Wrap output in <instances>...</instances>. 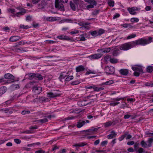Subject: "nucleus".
Segmentation results:
<instances>
[{
	"instance_id": "obj_1",
	"label": "nucleus",
	"mask_w": 153,
	"mask_h": 153,
	"mask_svg": "<svg viewBox=\"0 0 153 153\" xmlns=\"http://www.w3.org/2000/svg\"><path fill=\"white\" fill-rule=\"evenodd\" d=\"M152 39L151 37H149L148 39L142 38L135 41L128 42L121 45L120 46V49L122 50L127 51L135 45H145L150 43L152 42Z\"/></svg>"
},
{
	"instance_id": "obj_2",
	"label": "nucleus",
	"mask_w": 153,
	"mask_h": 153,
	"mask_svg": "<svg viewBox=\"0 0 153 153\" xmlns=\"http://www.w3.org/2000/svg\"><path fill=\"white\" fill-rule=\"evenodd\" d=\"M68 0H55V7L59 10L63 11L64 10L63 3H67Z\"/></svg>"
},
{
	"instance_id": "obj_3",
	"label": "nucleus",
	"mask_w": 153,
	"mask_h": 153,
	"mask_svg": "<svg viewBox=\"0 0 153 153\" xmlns=\"http://www.w3.org/2000/svg\"><path fill=\"white\" fill-rule=\"evenodd\" d=\"M4 77L5 79H8L7 81L8 83L13 82L14 81V76L10 74H5L4 75Z\"/></svg>"
},
{
	"instance_id": "obj_4",
	"label": "nucleus",
	"mask_w": 153,
	"mask_h": 153,
	"mask_svg": "<svg viewBox=\"0 0 153 153\" xmlns=\"http://www.w3.org/2000/svg\"><path fill=\"white\" fill-rule=\"evenodd\" d=\"M42 91V88L39 86H34L33 88V92L36 94H39Z\"/></svg>"
},
{
	"instance_id": "obj_5",
	"label": "nucleus",
	"mask_w": 153,
	"mask_h": 153,
	"mask_svg": "<svg viewBox=\"0 0 153 153\" xmlns=\"http://www.w3.org/2000/svg\"><path fill=\"white\" fill-rule=\"evenodd\" d=\"M128 10L130 14L133 15H135L137 13L135 11L137 10L138 9L136 7H133L131 8H129Z\"/></svg>"
},
{
	"instance_id": "obj_6",
	"label": "nucleus",
	"mask_w": 153,
	"mask_h": 153,
	"mask_svg": "<svg viewBox=\"0 0 153 153\" xmlns=\"http://www.w3.org/2000/svg\"><path fill=\"white\" fill-rule=\"evenodd\" d=\"M89 121L88 120H86L85 121L80 120L77 123V126L78 128L81 127L83 126L86 123H89Z\"/></svg>"
},
{
	"instance_id": "obj_7",
	"label": "nucleus",
	"mask_w": 153,
	"mask_h": 153,
	"mask_svg": "<svg viewBox=\"0 0 153 153\" xmlns=\"http://www.w3.org/2000/svg\"><path fill=\"white\" fill-rule=\"evenodd\" d=\"M105 70L108 73L110 74H113L114 71V69L112 67L107 66L105 68Z\"/></svg>"
},
{
	"instance_id": "obj_8",
	"label": "nucleus",
	"mask_w": 153,
	"mask_h": 153,
	"mask_svg": "<svg viewBox=\"0 0 153 153\" xmlns=\"http://www.w3.org/2000/svg\"><path fill=\"white\" fill-rule=\"evenodd\" d=\"M57 38L63 40H71V38L68 36H64L63 35H60L57 36Z\"/></svg>"
},
{
	"instance_id": "obj_9",
	"label": "nucleus",
	"mask_w": 153,
	"mask_h": 153,
	"mask_svg": "<svg viewBox=\"0 0 153 153\" xmlns=\"http://www.w3.org/2000/svg\"><path fill=\"white\" fill-rule=\"evenodd\" d=\"M132 69L134 71H138L140 73L143 72V69L141 66H135L132 67Z\"/></svg>"
},
{
	"instance_id": "obj_10",
	"label": "nucleus",
	"mask_w": 153,
	"mask_h": 153,
	"mask_svg": "<svg viewBox=\"0 0 153 153\" xmlns=\"http://www.w3.org/2000/svg\"><path fill=\"white\" fill-rule=\"evenodd\" d=\"M21 38L19 36H11L10 38L9 39V41L10 42H14L19 40L20 39H21Z\"/></svg>"
},
{
	"instance_id": "obj_11",
	"label": "nucleus",
	"mask_w": 153,
	"mask_h": 153,
	"mask_svg": "<svg viewBox=\"0 0 153 153\" xmlns=\"http://www.w3.org/2000/svg\"><path fill=\"white\" fill-rule=\"evenodd\" d=\"M76 72H79L84 71L85 68L83 65H80L76 67Z\"/></svg>"
},
{
	"instance_id": "obj_12",
	"label": "nucleus",
	"mask_w": 153,
	"mask_h": 153,
	"mask_svg": "<svg viewBox=\"0 0 153 153\" xmlns=\"http://www.w3.org/2000/svg\"><path fill=\"white\" fill-rule=\"evenodd\" d=\"M120 73L122 75L126 76L128 73V71L126 69H121L119 71Z\"/></svg>"
},
{
	"instance_id": "obj_13",
	"label": "nucleus",
	"mask_w": 153,
	"mask_h": 153,
	"mask_svg": "<svg viewBox=\"0 0 153 153\" xmlns=\"http://www.w3.org/2000/svg\"><path fill=\"white\" fill-rule=\"evenodd\" d=\"M141 145L143 147L147 148L150 147V145L148 144L147 141L145 142L144 140H142L141 142Z\"/></svg>"
},
{
	"instance_id": "obj_14",
	"label": "nucleus",
	"mask_w": 153,
	"mask_h": 153,
	"mask_svg": "<svg viewBox=\"0 0 153 153\" xmlns=\"http://www.w3.org/2000/svg\"><path fill=\"white\" fill-rule=\"evenodd\" d=\"M102 55L100 53H97L91 55L90 56L93 59H97L100 58L102 56Z\"/></svg>"
},
{
	"instance_id": "obj_15",
	"label": "nucleus",
	"mask_w": 153,
	"mask_h": 153,
	"mask_svg": "<svg viewBox=\"0 0 153 153\" xmlns=\"http://www.w3.org/2000/svg\"><path fill=\"white\" fill-rule=\"evenodd\" d=\"M67 76H68V75L66 74V72H62L60 74L59 79L61 81L62 79L65 78Z\"/></svg>"
},
{
	"instance_id": "obj_16",
	"label": "nucleus",
	"mask_w": 153,
	"mask_h": 153,
	"mask_svg": "<svg viewBox=\"0 0 153 153\" xmlns=\"http://www.w3.org/2000/svg\"><path fill=\"white\" fill-rule=\"evenodd\" d=\"M7 91V88L4 86L0 88V96L4 93Z\"/></svg>"
},
{
	"instance_id": "obj_17",
	"label": "nucleus",
	"mask_w": 153,
	"mask_h": 153,
	"mask_svg": "<svg viewBox=\"0 0 153 153\" xmlns=\"http://www.w3.org/2000/svg\"><path fill=\"white\" fill-rule=\"evenodd\" d=\"M99 128H91L83 131L84 132H89L88 134H93V132L97 130Z\"/></svg>"
},
{
	"instance_id": "obj_18",
	"label": "nucleus",
	"mask_w": 153,
	"mask_h": 153,
	"mask_svg": "<svg viewBox=\"0 0 153 153\" xmlns=\"http://www.w3.org/2000/svg\"><path fill=\"white\" fill-rule=\"evenodd\" d=\"M116 135L117 134L114 131H112L111 134L107 136L108 138V139H111L115 137Z\"/></svg>"
},
{
	"instance_id": "obj_19",
	"label": "nucleus",
	"mask_w": 153,
	"mask_h": 153,
	"mask_svg": "<svg viewBox=\"0 0 153 153\" xmlns=\"http://www.w3.org/2000/svg\"><path fill=\"white\" fill-rule=\"evenodd\" d=\"M90 24L89 22H80L78 23V25L82 27L84 26H87Z\"/></svg>"
},
{
	"instance_id": "obj_20",
	"label": "nucleus",
	"mask_w": 153,
	"mask_h": 153,
	"mask_svg": "<svg viewBox=\"0 0 153 153\" xmlns=\"http://www.w3.org/2000/svg\"><path fill=\"white\" fill-rule=\"evenodd\" d=\"M47 20L50 21H54L57 20L56 18L55 17H48Z\"/></svg>"
},
{
	"instance_id": "obj_21",
	"label": "nucleus",
	"mask_w": 153,
	"mask_h": 153,
	"mask_svg": "<svg viewBox=\"0 0 153 153\" xmlns=\"http://www.w3.org/2000/svg\"><path fill=\"white\" fill-rule=\"evenodd\" d=\"M70 4L71 8L73 10L75 11L76 9V6L75 4L71 1H70Z\"/></svg>"
},
{
	"instance_id": "obj_22",
	"label": "nucleus",
	"mask_w": 153,
	"mask_h": 153,
	"mask_svg": "<svg viewBox=\"0 0 153 153\" xmlns=\"http://www.w3.org/2000/svg\"><path fill=\"white\" fill-rule=\"evenodd\" d=\"M94 91H100L104 89V88L102 87H96L94 85Z\"/></svg>"
},
{
	"instance_id": "obj_23",
	"label": "nucleus",
	"mask_w": 153,
	"mask_h": 153,
	"mask_svg": "<svg viewBox=\"0 0 153 153\" xmlns=\"http://www.w3.org/2000/svg\"><path fill=\"white\" fill-rule=\"evenodd\" d=\"M85 1L89 4L94 3V4L96 6L97 4L96 2L94 0H85Z\"/></svg>"
},
{
	"instance_id": "obj_24",
	"label": "nucleus",
	"mask_w": 153,
	"mask_h": 153,
	"mask_svg": "<svg viewBox=\"0 0 153 153\" xmlns=\"http://www.w3.org/2000/svg\"><path fill=\"white\" fill-rule=\"evenodd\" d=\"M26 12L25 10L23 9L21 12L17 13L16 14V16L19 17L21 15H23L24 13H25Z\"/></svg>"
},
{
	"instance_id": "obj_25",
	"label": "nucleus",
	"mask_w": 153,
	"mask_h": 153,
	"mask_svg": "<svg viewBox=\"0 0 153 153\" xmlns=\"http://www.w3.org/2000/svg\"><path fill=\"white\" fill-rule=\"evenodd\" d=\"M153 70V66H149L146 68L147 72L150 73L152 72Z\"/></svg>"
},
{
	"instance_id": "obj_26",
	"label": "nucleus",
	"mask_w": 153,
	"mask_h": 153,
	"mask_svg": "<svg viewBox=\"0 0 153 153\" xmlns=\"http://www.w3.org/2000/svg\"><path fill=\"white\" fill-rule=\"evenodd\" d=\"M47 94L48 97L50 98H53L56 97L55 96H54V94H53V91L48 93Z\"/></svg>"
},
{
	"instance_id": "obj_27",
	"label": "nucleus",
	"mask_w": 153,
	"mask_h": 153,
	"mask_svg": "<svg viewBox=\"0 0 153 153\" xmlns=\"http://www.w3.org/2000/svg\"><path fill=\"white\" fill-rule=\"evenodd\" d=\"M38 122H40L42 124L48 122V120L47 118H44L42 119H40L38 120Z\"/></svg>"
},
{
	"instance_id": "obj_28",
	"label": "nucleus",
	"mask_w": 153,
	"mask_h": 153,
	"mask_svg": "<svg viewBox=\"0 0 153 153\" xmlns=\"http://www.w3.org/2000/svg\"><path fill=\"white\" fill-rule=\"evenodd\" d=\"M53 92L54 94V95L56 97L59 96L61 94L59 92L58 90L53 91Z\"/></svg>"
},
{
	"instance_id": "obj_29",
	"label": "nucleus",
	"mask_w": 153,
	"mask_h": 153,
	"mask_svg": "<svg viewBox=\"0 0 153 153\" xmlns=\"http://www.w3.org/2000/svg\"><path fill=\"white\" fill-rule=\"evenodd\" d=\"M114 83V81L113 80H110L108 81H107L105 82L104 83H102L101 84L102 85H111V84H113Z\"/></svg>"
},
{
	"instance_id": "obj_30",
	"label": "nucleus",
	"mask_w": 153,
	"mask_h": 153,
	"mask_svg": "<svg viewBox=\"0 0 153 153\" xmlns=\"http://www.w3.org/2000/svg\"><path fill=\"white\" fill-rule=\"evenodd\" d=\"M139 21V19L137 18H132L130 19V21L132 23L137 22Z\"/></svg>"
},
{
	"instance_id": "obj_31",
	"label": "nucleus",
	"mask_w": 153,
	"mask_h": 153,
	"mask_svg": "<svg viewBox=\"0 0 153 153\" xmlns=\"http://www.w3.org/2000/svg\"><path fill=\"white\" fill-rule=\"evenodd\" d=\"M35 77L37 78L39 80H41L43 79V77L41 75L39 74H35Z\"/></svg>"
},
{
	"instance_id": "obj_32",
	"label": "nucleus",
	"mask_w": 153,
	"mask_h": 153,
	"mask_svg": "<svg viewBox=\"0 0 153 153\" xmlns=\"http://www.w3.org/2000/svg\"><path fill=\"white\" fill-rule=\"evenodd\" d=\"M36 82L34 81L30 82L29 83L27 84L26 85V87L27 88H30L31 87V86L34 84Z\"/></svg>"
},
{
	"instance_id": "obj_33",
	"label": "nucleus",
	"mask_w": 153,
	"mask_h": 153,
	"mask_svg": "<svg viewBox=\"0 0 153 153\" xmlns=\"http://www.w3.org/2000/svg\"><path fill=\"white\" fill-rule=\"evenodd\" d=\"M110 62L112 63L115 64L118 62V60L116 59L111 58L110 59Z\"/></svg>"
},
{
	"instance_id": "obj_34",
	"label": "nucleus",
	"mask_w": 153,
	"mask_h": 153,
	"mask_svg": "<svg viewBox=\"0 0 153 153\" xmlns=\"http://www.w3.org/2000/svg\"><path fill=\"white\" fill-rule=\"evenodd\" d=\"M128 133L127 132L125 133V134L122 135L121 137L119 138V141H121L122 140H123L125 138L127 134H128Z\"/></svg>"
},
{
	"instance_id": "obj_35",
	"label": "nucleus",
	"mask_w": 153,
	"mask_h": 153,
	"mask_svg": "<svg viewBox=\"0 0 153 153\" xmlns=\"http://www.w3.org/2000/svg\"><path fill=\"white\" fill-rule=\"evenodd\" d=\"M153 142V137L149 138L147 141L149 145H150L151 147L152 145V143Z\"/></svg>"
},
{
	"instance_id": "obj_36",
	"label": "nucleus",
	"mask_w": 153,
	"mask_h": 153,
	"mask_svg": "<svg viewBox=\"0 0 153 153\" xmlns=\"http://www.w3.org/2000/svg\"><path fill=\"white\" fill-rule=\"evenodd\" d=\"M108 5L112 7H113L114 6V1L111 0H108Z\"/></svg>"
},
{
	"instance_id": "obj_37",
	"label": "nucleus",
	"mask_w": 153,
	"mask_h": 153,
	"mask_svg": "<svg viewBox=\"0 0 153 153\" xmlns=\"http://www.w3.org/2000/svg\"><path fill=\"white\" fill-rule=\"evenodd\" d=\"M105 33V30L102 29H100L97 32V35L100 36L102 34L104 33Z\"/></svg>"
},
{
	"instance_id": "obj_38",
	"label": "nucleus",
	"mask_w": 153,
	"mask_h": 153,
	"mask_svg": "<svg viewBox=\"0 0 153 153\" xmlns=\"http://www.w3.org/2000/svg\"><path fill=\"white\" fill-rule=\"evenodd\" d=\"M90 4L88 5L86 7L87 9L89 10L90 8H93L94 7L95 5L94 4V3Z\"/></svg>"
},
{
	"instance_id": "obj_39",
	"label": "nucleus",
	"mask_w": 153,
	"mask_h": 153,
	"mask_svg": "<svg viewBox=\"0 0 153 153\" xmlns=\"http://www.w3.org/2000/svg\"><path fill=\"white\" fill-rule=\"evenodd\" d=\"M122 26L124 27L127 28L128 27H132L131 25L129 24H123L122 25Z\"/></svg>"
},
{
	"instance_id": "obj_40",
	"label": "nucleus",
	"mask_w": 153,
	"mask_h": 153,
	"mask_svg": "<svg viewBox=\"0 0 153 153\" xmlns=\"http://www.w3.org/2000/svg\"><path fill=\"white\" fill-rule=\"evenodd\" d=\"M85 102V101H79L78 102V105L80 106H82L86 105V104H83L84 102Z\"/></svg>"
},
{
	"instance_id": "obj_41",
	"label": "nucleus",
	"mask_w": 153,
	"mask_h": 153,
	"mask_svg": "<svg viewBox=\"0 0 153 153\" xmlns=\"http://www.w3.org/2000/svg\"><path fill=\"white\" fill-rule=\"evenodd\" d=\"M80 83L79 81V80H76L75 81H73L71 82V84L72 85H78Z\"/></svg>"
},
{
	"instance_id": "obj_42",
	"label": "nucleus",
	"mask_w": 153,
	"mask_h": 153,
	"mask_svg": "<svg viewBox=\"0 0 153 153\" xmlns=\"http://www.w3.org/2000/svg\"><path fill=\"white\" fill-rule=\"evenodd\" d=\"M96 74V72L94 71L89 70V71H87L86 73V74Z\"/></svg>"
},
{
	"instance_id": "obj_43",
	"label": "nucleus",
	"mask_w": 153,
	"mask_h": 153,
	"mask_svg": "<svg viewBox=\"0 0 153 153\" xmlns=\"http://www.w3.org/2000/svg\"><path fill=\"white\" fill-rule=\"evenodd\" d=\"M30 113V111L29 110H24L22 111L21 112V114L23 115L29 114Z\"/></svg>"
},
{
	"instance_id": "obj_44",
	"label": "nucleus",
	"mask_w": 153,
	"mask_h": 153,
	"mask_svg": "<svg viewBox=\"0 0 153 153\" xmlns=\"http://www.w3.org/2000/svg\"><path fill=\"white\" fill-rule=\"evenodd\" d=\"M99 10H95L92 12V14L94 16L97 15L99 13Z\"/></svg>"
},
{
	"instance_id": "obj_45",
	"label": "nucleus",
	"mask_w": 153,
	"mask_h": 153,
	"mask_svg": "<svg viewBox=\"0 0 153 153\" xmlns=\"http://www.w3.org/2000/svg\"><path fill=\"white\" fill-rule=\"evenodd\" d=\"M119 50H114L113 53V55L114 56H117L118 54V51H119Z\"/></svg>"
},
{
	"instance_id": "obj_46",
	"label": "nucleus",
	"mask_w": 153,
	"mask_h": 153,
	"mask_svg": "<svg viewBox=\"0 0 153 153\" xmlns=\"http://www.w3.org/2000/svg\"><path fill=\"white\" fill-rule=\"evenodd\" d=\"M112 124V123L109 121L105 123L104 126L105 127H108L111 126Z\"/></svg>"
},
{
	"instance_id": "obj_47",
	"label": "nucleus",
	"mask_w": 153,
	"mask_h": 153,
	"mask_svg": "<svg viewBox=\"0 0 153 153\" xmlns=\"http://www.w3.org/2000/svg\"><path fill=\"white\" fill-rule=\"evenodd\" d=\"M4 112L6 113L11 114L13 113V111L8 108H6L5 109Z\"/></svg>"
},
{
	"instance_id": "obj_48",
	"label": "nucleus",
	"mask_w": 153,
	"mask_h": 153,
	"mask_svg": "<svg viewBox=\"0 0 153 153\" xmlns=\"http://www.w3.org/2000/svg\"><path fill=\"white\" fill-rule=\"evenodd\" d=\"M73 76H69L67 77L65 79V81H69L70 80H72L73 79Z\"/></svg>"
},
{
	"instance_id": "obj_49",
	"label": "nucleus",
	"mask_w": 153,
	"mask_h": 153,
	"mask_svg": "<svg viewBox=\"0 0 153 153\" xmlns=\"http://www.w3.org/2000/svg\"><path fill=\"white\" fill-rule=\"evenodd\" d=\"M136 36V35L134 34H132L127 37V39H130L132 38H134Z\"/></svg>"
},
{
	"instance_id": "obj_50",
	"label": "nucleus",
	"mask_w": 153,
	"mask_h": 153,
	"mask_svg": "<svg viewBox=\"0 0 153 153\" xmlns=\"http://www.w3.org/2000/svg\"><path fill=\"white\" fill-rule=\"evenodd\" d=\"M144 152V149L143 148H140L137 150V152H136L138 153H142Z\"/></svg>"
},
{
	"instance_id": "obj_51",
	"label": "nucleus",
	"mask_w": 153,
	"mask_h": 153,
	"mask_svg": "<svg viewBox=\"0 0 153 153\" xmlns=\"http://www.w3.org/2000/svg\"><path fill=\"white\" fill-rule=\"evenodd\" d=\"M80 28L82 29V30H89L90 29V27L88 25L81 27Z\"/></svg>"
},
{
	"instance_id": "obj_52",
	"label": "nucleus",
	"mask_w": 153,
	"mask_h": 153,
	"mask_svg": "<svg viewBox=\"0 0 153 153\" xmlns=\"http://www.w3.org/2000/svg\"><path fill=\"white\" fill-rule=\"evenodd\" d=\"M91 34L92 36H97V32L96 31H93L91 32Z\"/></svg>"
},
{
	"instance_id": "obj_53",
	"label": "nucleus",
	"mask_w": 153,
	"mask_h": 153,
	"mask_svg": "<svg viewBox=\"0 0 153 153\" xmlns=\"http://www.w3.org/2000/svg\"><path fill=\"white\" fill-rule=\"evenodd\" d=\"M110 59H111L110 56H106L104 57V60L106 61H107L109 60H110Z\"/></svg>"
},
{
	"instance_id": "obj_54",
	"label": "nucleus",
	"mask_w": 153,
	"mask_h": 153,
	"mask_svg": "<svg viewBox=\"0 0 153 153\" xmlns=\"http://www.w3.org/2000/svg\"><path fill=\"white\" fill-rule=\"evenodd\" d=\"M79 32V31L77 30H75L74 31H71L70 32V33L71 34H76L78 33Z\"/></svg>"
},
{
	"instance_id": "obj_55",
	"label": "nucleus",
	"mask_w": 153,
	"mask_h": 153,
	"mask_svg": "<svg viewBox=\"0 0 153 153\" xmlns=\"http://www.w3.org/2000/svg\"><path fill=\"white\" fill-rule=\"evenodd\" d=\"M35 74L30 73L28 74V76L30 78H34L35 76Z\"/></svg>"
},
{
	"instance_id": "obj_56",
	"label": "nucleus",
	"mask_w": 153,
	"mask_h": 153,
	"mask_svg": "<svg viewBox=\"0 0 153 153\" xmlns=\"http://www.w3.org/2000/svg\"><path fill=\"white\" fill-rule=\"evenodd\" d=\"M145 85L146 86L153 87V83L147 82L145 84Z\"/></svg>"
},
{
	"instance_id": "obj_57",
	"label": "nucleus",
	"mask_w": 153,
	"mask_h": 153,
	"mask_svg": "<svg viewBox=\"0 0 153 153\" xmlns=\"http://www.w3.org/2000/svg\"><path fill=\"white\" fill-rule=\"evenodd\" d=\"M111 48H105L104 50L103 51V52L104 53H108L110 51Z\"/></svg>"
},
{
	"instance_id": "obj_58",
	"label": "nucleus",
	"mask_w": 153,
	"mask_h": 153,
	"mask_svg": "<svg viewBox=\"0 0 153 153\" xmlns=\"http://www.w3.org/2000/svg\"><path fill=\"white\" fill-rule=\"evenodd\" d=\"M20 27L23 29H27L29 28V27L28 25L25 26L23 25H21Z\"/></svg>"
},
{
	"instance_id": "obj_59",
	"label": "nucleus",
	"mask_w": 153,
	"mask_h": 153,
	"mask_svg": "<svg viewBox=\"0 0 153 153\" xmlns=\"http://www.w3.org/2000/svg\"><path fill=\"white\" fill-rule=\"evenodd\" d=\"M119 103L120 102H112L109 104V105L111 106H115Z\"/></svg>"
},
{
	"instance_id": "obj_60",
	"label": "nucleus",
	"mask_w": 153,
	"mask_h": 153,
	"mask_svg": "<svg viewBox=\"0 0 153 153\" xmlns=\"http://www.w3.org/2000/svg\"><path fill=\"white\" fill-rule=\"evenodd\" d=\"M152 134H153V132H149L148 131L146 132V135L147 137H151Z\"/></svg>"
},
{
	"instance_id": "obj_61",
	"label": "nucleus",
	"mask_w": 153,
	"mask_h": 153,
	"mask_svg": "<svg viewBox=\"0 0 153 153\" xmlns=\"http://www.w3.org/2000/svg\"><path fill=\"white\" fill-rule=\"evenodd\" d=\"M108 143V141L106 140H105L102 141L101 143V145L102 146H104L106 145Z\"/></svg>"
},
{
	"instance_id": "obj_62",
	"label": "nucleus",
	"mask_w": 153,
	"mask_h": 153,
	"mask_svg": "<svg viewBox=\"0 0 153 153\" xmlns=\"http://www.w3.org/2000/svg\"><path fill=\"white\" fill-rule=\"evenodd\" d=\"M123 99V98H114L113 99V100L114 101H119Z\"/></svg>"
},
{
	"instance_id": "obj_63",
	"label": "nucleus",
	"mask_w": 153,
	"mask_h": 153,
	"mask_svg": "<svg viewBox=\"0 0 153 153\" xmlns=\"http://www.w3.org/2000/svg\"><path fill=\"white\" fill-rule=\"evenodd\" d=\"M127 151L128 152H132L134 151V149H133V148L130 147L128 149Z\"/></svg>"
},
{
	"instance_id": "obj_64",
	"label": "nucleus",
	"mask_w": 153,
	"mask_h": 153,
	"mask_svg": "<svg viewBox=\"0 0 153 153\" xmlns=\"http://www.w3.org/2000/svg\"><path fill=\"white\" fill-rule=\"evenodd\" d=\"M14 141L17 144H19L21 142V141L19 139H15Z\"/></svg>"
}]
</instances>
